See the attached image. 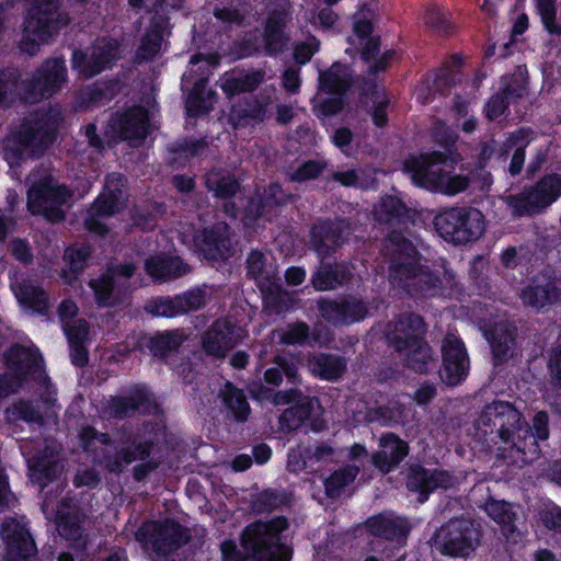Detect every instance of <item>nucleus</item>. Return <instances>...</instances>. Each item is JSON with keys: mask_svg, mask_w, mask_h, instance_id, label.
<instances>
[{"mask_svg": "<svg viewBox=\"0 0 561 561\" xmlns=\"http://www.w3.org/2000/svg\"><path fill=\"white\" fill-rule=\"evenodd\" d=\"M375 221L387 233L385 256L388 257L389 284L396 294L405 293L415 298H451L456 291L455 275L442 266L435 273L422 263V242L409 228L411 210L397 196L387 195L374 206Z\"/></svg>", "mask_w": 561, "mask_h": 561, "instance_id": "nucleus-1", "label": "nucleus"}, {"mask_svg": "<svg viewBox=\"0 0 561 561\" xmlns=\"http://www.w3.org/2000/svg\"><path fill=\"white\" fill-rule=\"evenodd\" d=\"M549 416L539 411L533 419V425L522 423L520 412L505 401L488 404L473 424V439L491 448L499 438L503 446L497 449L507 465L522 467L531 462L539 455L538 440L549 438Z\"/></svg>", "mask_w": 561, "mask_h": 561, "instance_id": "nucleus-2", "label": "nucleus"}, {"mask_svg": "<svg viewBox=\"0 0 561 561\" xmlns=\"http://www.w3.org/2000/svg\"><path fill=\"white\" fill-rule=\"evenodd\" d=\"M287 526L284 517L249 525L242 534L241 550L233 540L221 543L224 561H290L291 550L282 541Z\"/></svg>", "mask_w": 561, "mask_h": 561, "instance_id": "nucleus-3", "label": "nucleus"}, {"mask_svg": "<svg viewBox=\"0 0 561 561\" xmlns=\"http://www.w3.org/2000/svg\"><path fill=\"white\" fill-rule=\"evenodd\" d=\"M60 123V110L50 108L26 121L4 141L3 158L13 178L20 179L16 169L28 158L41 154L55 139Z\"/></svg>", "mask_w": 561, "mask_h": 561, "instance_id": "nucleus-4", "label": "nucleus"}, {"mask_svg": "<svg viewBox=\"0 0 561 561\" xmlns=\"http://www.w3.org/2000/svg\"><path fill=\"white\" fill-rule=\"evenodd\" d=\"M207 188L214 193V196L219 199H241L236 196L237 188L239 187L236 179L228 171L213 170L206 176ZM286 196L278 184H271L264 194H257L256 198L249 201L244 211L234 209V202H227L222 205L224 211L232 218H239L245 226H253L256 220L265 219L271 220L272 216L276 213V208L283 204Z\"/></svg>", "mask_w": 561, "mask_h": 561, "instance_id": "nucleus-5", "label": "nucleus"}, {"mask_svg": "<svg viewBox=\"0 0 561 561\" xmlns=\"http://www.w3.org/2000/svg\"><path fill=\"white\" fill-rule=\"evenodd\" d=\"M7 373L0 378V399L22 386L34 381L46 404L51 409L48 417H55V390L43 367L38 350L32 344L14 345L5 354Z\"/></svg>", "mask_w": 561, "mask_h": 561, "instance_id": "nucleus-6", "label": "nucleus"}, {"mask_svg": "<svg viewBox=\"0 0 561 561\" xmlns=\"http://www.w3.org/2000/svg\"><path fill=\"white\" fill-rule=\"evenodd\" d=\"M413 184L430 192L454 196L463 192L469 180L466 175L455 174L454 161L442 152H426L409 157L403 164Z\"/></svg>", "mask_w": 561, "mask_h": 561, "instance_id": "nucleus-7", "label": "nucleus"}, {"mask_svg": "<svg viewBox=\"0 0 561 561\" xmlns=\"http://www.w3.org/2000/svg\"><path fill=\"white\" fill-rule=\"evenodd\" d=\"M154 113V105L147 107L136 105L111 116L103 129V137L96 134V125L89 124L85 128V137L91 147L103 149L117 141H127L130 146H137L147 136L150 128V119Z\"/></svg>", "mask_w": 561, "mask_h": 561, "instance_id": "nucleus-8", "label": "nucleus"}, {"mask_svg": "<svg viewBox=\"0 0 561 561\" xmlns=\"http://www.w3.org/2000/svg\"><path fill=\"white\" fill-rule=\"evenodd\" d=\"M424 322L415 314H403L388 325V342L404 356L407 366L419 373H426L435 366L432 350L422 341Z\"/></svg>", "mask_w": 561, "mask_h": 561, "instance_id": "nucleus-9", "label": "nucleus"}, {"mask_svg": "<svg viewBox=\"0 0 561 561\" xmlns=\"http://www.w3.org/2000/svg\"><path fill=\"white\" fill-rule=\"evenodd\" d=\"M31 4L24 21L21 49L35 55L42 44L47 43L67 23L68 18L59 12V0H27Z\"/></svg>", "mask_w": 561, "mask_h": 561, "instance_id": "nucleus-10", "label": "nucleus"}, {"mask_svg": "<svg viewBox=\"0 0 561 561\" xmlns=\"http://www.w3.org/2000/svg\"><path fill=\"white\" fill-rule=\"evenodd\" d=\"M27 208L33 215L55 222L64 219L72 194L59 185L47 169L38 170L28 178Z\"/></svg>", "mask_w": 561, "mask_h": 561, "instance_id": "nucleus-11", "label": "nucleus"}, {"mask_svg": "<svg viewBox=\"0 0 561 561\" xmlns=\"http://www.w3.org/2000/svg\"><path fill=\"white\" fill-rule=\"evenodd\" d=\"M83 450L89 454L93 462H98L112 472H119L123 468L137 459L149 456L147 447L138 445L130 450L135 442L125 439L119 448L115 447L105 434H98L94 428L85 427L80 433Z\"/></svg>", "mask_w": 561, "mask_h": 561, "instance_id": "nucleus-12", "label": "nucleus"}, {"mask_svg": "<svg viewBox=\"0 0 561 561\" xmlns=\"http://www.w3.org/2000/svg\"><path fill=\"white\" fill-rule=\"evenodd\" d=\"M191 69L182 77L181 87L187 91L185 108L190 116H198L211 110L215 103V93L206 90L208 76L219 64V56L211 54L194 55L191 58Z\"/></svg>", "mask_w": 561, "mask_h": 561, "instance_id": "nucleus-13", "label": "nucleus"}, {"mask_svg": "<svg viewBox=\"0 0 561 561\" xmlns=\"http://www.w3.org/2000/svg\"><path fill=\"white\" fill-rule=\"evenodd\" d=\"M434 226L445 241L466 244L482 237L485 220L483 214L477 208L451 207L435 217Z\"/></svg>", "mask_w": 561, "mask_h": 561, "instance_id": "nucleus-14", "label": "nucleus"}, {"mask_svg": "<svg viewBox=\"0 0 561 561\" xmlns=\"http://www.w3.org/2000/svg\"><path fill=\"white\" fill-rule=\"evenodd\" d=\"M135 537L146 551H150L152 561H178L176 551L187 540L185 530L170 519L163 523L147 522Z\"/></svg>", "mask_w": 561, "mask_h": 561, "instance_id": "nucleus-15", "label": "nucleus"}, {"mask_svg": "<svg viewBox=\"0 0 561 561\" xmlns=\"http://www.w3.org/2000/svg\"><path fill=\"white\" fill-rule=\"evenodd\" d=\"M247 264L248 274L255 280L262 293L265 309L285 312L295 306L294 294L282 288L276 276V267L267 264V257L263 252L252 251Z\"/></svg>", "mask_w": 561, "mask_h": 561, "instance_id": "nucleus-16", "label": "nucleus"}, {"mask_svg": "<svg viewBox=\"0 0 561 561\" xmlns=\"http://www.w3.org/2000/svg\"><path fill=\"white\" fill-rule=\"evenodd\" d=\"M178 237L188 249L207 261H225L230 257L229 229L225 222H218L210 230L204 229L196 234L192 224L181 222Z\"/></svg>", "mask_w": 561, "mask_h": 561, "instance_id": "nucleus-17", "label": "nucleus"}, {"mask_svg": "<svg viewBox=\"0 0 561 561\" xmlns=\"http://www.w3.org/2000/svg\"><path fill=\"white\" fill-rule=\"evenodd\" d=\"M273 402L276 405L293 403L279 416V427L284 432L298 430L306 425L310 430L318 432L322 428L321 405L316 398L302 397L296 390L279 391L274 394Z\"/></svg>", "mask_w": 561, "mask_h": 561, "instance_id": "nucleus-18", "label": "nucleus"}, {"mask_svg": "<svg viewBox=\"0 0 561 561\" xmlns=\"http://www.w3.org/2000/svg\"><path fill=\"white\" fill-rule=\"evenodd\" d=\"M561 196V175L551 173L535 185L506 197L514 216H533L552 205Z\"/></svg>", "mask_w": 561, "mask_h": 561, "instance_id": "nucleus-19", "label": "nucleus"}, {"mask_svg": "<svg viewBox=\"0 0 561 561\" xmlns=\"http://www.w3.org/2000/svg\"><path fill=\"white\" fill-rule=\"evenodd\" d=\"M125 178L119 173L107 175L104 190L89 209L84 218L88 230L105 234L107 231L105 219L119 211L124 205Z\"/></svg>", "mask_w": 561, "mask_h": 561, "instance_id": "nucleus-20", "label": "nucleus"}, {"mask_svg": "<svg viewBox=\"0 0 561 561\" xmlns=\"http://www.w3.org/2000/svg\"><path fill=\"white\" fill-rule=\"evenodd\" d=\"M351 82L350 69L340 64L319 75V93L314 100L318 115L330 116L343 108L344 96Z\"/></svg>", "mask_w": 561, "mask_h": 561, "instance_id": "nucleus-21", "label": "nucleus"}, {"mask_svg": "<svg viewBox=\"0 0 561 561\" xmlns=\"http://www.w3.org/2000/svg\"><path fill=\"white\" fill-rule=\"evenodd\" d=\"M480 541V531L470 519H451L436 533L434 545L444 554L469 556Z\"/></svg>", "mask_w": 561, "mask_h": 561, "instance_id": "nucleus-22", "label": "nucleus"}, {"mask_svg": "<svg viewBox=\"0 0 561 561\" xmlns=\"http://www.w3.org/2000/svg\"><path fill=\"white\" fill-rule=\"evenodd\" d=\"M18 440L22 442L20 449L27 463L30 479L44 489L61 470L57 449L47 440Z\"/></svg>", "mask_w": 561, "mask_h": 561, "instance_id": "nucleus-23", "label": "nucleus"}, {"mask_svg": "<svg viewBox=\"0 0 561 561\" xmlns=\"http://www.w3.org/2000/svg\"><path fill=\"white\" fill-rule=\"evenodd\" d=\"M374 16L370 8L364 5L354 14V37L352 43L358 42L360 46L362 59L368 64L370 73H377L385 70L389 62L394 59V50H386L379 56V39L370 36L373 25L371 19Z\"/></svg>", "mask_w": 561, "mask_h": 561, "instance_id": "nucleus-24", "label": "nucleus"}, {"mask_svg": "<svg viewBox=\"0 0 561 561\" xmlns=\"http://www.w3.org/2000/svg\"><path fill=\"white\" fill-rule=\"evenodd\" d=\"M121 57L119 44L112 38L96 39L85 51L76 50L72 67L84 77L95 76L108 68Z\"/></svg>", "mask_w": 561, "mask_h": 561, "instance_id": "nucleus-25", "label": "nucleus"}, {"mask_svg": "<svg viewBox=\"0 0 561 561\" xmlns=\"http://www.w3.org/2000/svg\"><path fill=\"white\" fill-rule=\"evenodd\" d=\"M519 298L534 309L561 304V272L545 270L534 275L520 289Z\"/></svg>", "mask_w": 561, "mask_h": 561, "instance_id": "nucleus-26", "label": "nucleus"}, {"mask_svg": "<svg viewBox=\"0 0 561 561\" xmlns=\"http://www.w3.org/2000/svg\"><path fill=\"white\" fill-rule=\"evenodd\" d=\"M67 79L65 59L46 60L30 82L23 83L25 102L33 103L51 96Z\"/></svg>", "mask_w": 561, "mask_h": 561, "instance_id": "nucleus-27", "label": "nucleus"}, {"mask_svg": "<svg viewBox=\"0 0 561 561\" xmlns=\"http://www.w3.org/2000/svg\"><path fill=\"white\" fill-rule=\"evenodd\" d=\"M1 538L4 543L3 561H31L36 546L24 516L9 517L2 524Z\"/></svg>", "mask_w": 561, "mask_h": 561, "instance_id": "nucleus-28", "label": "nucleus"}, {"mask_svg": "<svg viewBox=\"0 0 561 561\" xmlns=\"http://www.w3.org/2000/svg\"><path fill=\"white\" fill-rule=\"evenodd\" d=\"M478 324L490 343L495 364L505 360L514 341L513 324L508 322L505 314H494L490 309H486L485 314L478 319Z\"/></svg>", "mask_w": 561, "mask_h": 561, "instance_id": "nucleus-29", "label": "nucleus"}, {"mask_svg": "<svg viewBox=\"0 0 561 561\" xmlns=\"http://www.w3.org/2000/svg\"><path fill=\"white\" fill-rule=\"evenodd\" d=\"M278 5L276 10L267 20L264 33L260 38L251 43L250 39L244 41V55L264 50L272 55L280 51L287 42V37L283 32L286 21V12L288 8V0H275Z\"/></svg>", "mask_w": 561, "mask_h": 561, "instance_id": "nucleus-30", "label": "nucleus"}, {"mask_svg": "<svg viewBox=\"0 0 561 561\" xmlns=\"http://www.w3.org/2000/svg\"><path fill=\"white\" fill-rule=\"evenodd\" d=\"M135 268L131 263L111 266L107 274L91 279L89 286L94 293L98 306L108 307L118 302L124 283L134 274Z\"/></svg>", "mask_w": 561, "mask_h": 561, "instance_id": "nucleus-31", "label": "nucleus"}, {"mask_svg": "<svg viewBox=\"0 0 561 561\" xmlns=\"http://www.w3.org/2000/svg\"><path fill=\"white\" fill-rule=\"evenodd\" d=\"M442 380L448 386H457L465 380L469 371V358L462 341L454 333H448L443 341Z\"/></svg>", "mask_w": 561, "mask_h": 561, "instance_id": "nucleus-32", "label": "nucleus"}, {"mask_svg": "<svg viewBox=\"0 0 561 561\" xmlns=\"http://www.w3.org/2000/svg\"><path fill=\"white\" fill-rule=\"evenodd\" d=\"M42 510L46 518L55 523L60 537L71 541L76 548L82 546L79 510L75 504L61 502L56 506L51 499L45 497Z\"/></svg>", "mask_w": 561, "mask_h": 561, "instance_id": "nucleus-33", "label": "nucleus"}, {"mask_svg": "<svg viewBox=\"0 0 561 561\" xmlns=\"http://www.w3.org/2000/svg\"><path fill=\"white\" fill-rule=\"evenodd\" d=\"M169 238L165 233H162L158 243L159 247H163V250L151 255L145 262L147 274L154 280L168 282L179 278L190 271L188 265L172 253L173 244L165 243L163 245Z\"/></svg>", "mask_w": 561, "mask_h": 561, "instance_id": "nucleus-34", "label": "nucleus"}, {"mask_svg": "<svg viewBox=\"0 0 561 561\" xmlns=\"http://www.w3.org/2000/svg\"><path fill=\"white\" fill-rule=\"evenodd\" d=\"M247 336L241 327H236L231 321L217 320L203 337L204 351L216 357H224L228 351L240 343Z\"/></svg>", "mask_w": 561, "mask_h": 561, "instance_id": "nucleus-35", "label": "nucleus"}, {"mask_svg": "<svg viewBox=\"0 0 561 561\" xmlns=\"http://www.w3.org/2000/svg\"><path fill=\"white\" fill-rule=\"evenodd\" d=\"M526 69L518 67L512 76H505L501 80V94H494L486 103L485 113L489 119L501 116L507 105L516 99H522L527 91Z\"/></svg>", "mask_w": 561, "mask_h": 561, "instance_id": "nucleus-36", "label": "nucleus"}, {"mask_svg": "<svg viewBox=\"0 0 561 561\" xmlns=\"http://www.w3.org/2000/svg\"><path fill=\"white\" fill-rule=\"evenodd\" d=\"M321 316L334 324H352L364 320L370 314L366 304L357 298L350 297L342 300H320Z\"/></svg>", "mask_w": 561, "mask_h": 561, "instance_id": "nucleus-37", "label": "nucleus"}, {"mask_svg": "<svg viewBox=\"0 0 561 561\" xmlns=\"http://www.w3.org/2000/svg\"><path fill=\"white\" fill-rule=\"evenodd\" d=\"M158 414V404L152 394L144 386H136L125 391L123 396L115 397L110 403V415L122 417L129 411Z\"/></svg>", "mask_w": 561, "mask_h": 561, "instance_id": "nucleus-38", "label": "nucleus"}, {"mask_svg": "<svg viewBox=\"0 0 561 561\" xmlns=\"http://www.w3.org/2000/svg\"><path fill=\"white\" fill-rule=\"evenodd\" d=\"M456 482V478L443 470H427L420 466L411 468L407 485L409 490L420 494L419 502L424 503L428 494L436 489H448Z\"/></svg>", "mask_w": 561, "mask_h": 561, "instance_id": "nucleus-39", "label": "nucleus"}, {"mask_svg": "<svg viewBox=\"0 0 561 561\" xmlns=\"http://www.w3.org/2000/svg\"><path fill=\"white\" fill-rule=\"evenodd\" d=\"M10 278L11 289L25 311L45 313L49 309V298L44 289L33 285L28 279H20L18 274H12Z\"/></svg>", "mask_w": 561, "mask_h": 561, "instance_id": "nucleus-40", "label": "nucleus"}, {"mask_svg": "<svg viewBox=\"0 0 561 561\" xmlns=\"http://www.w3.org/2000/svg\"><path fill=\"white\" fill-rule=\"evenodd\" d=\"M366 528L376 537L391 541L396 540L397 543L402 545V541L410 531V524L405 518L387 512L368 518Z\"/></svg>", "mask_w": 561, "mask_h": 561, "instance_id": "nucleus-41", "label": "nucleus"}, {"mask_svg": "<svg viewBox=\"0 0 561 561\" xmlns=\"http://www.w3.org/2000/svg\"><path fill=\"white\" fill-rule=\"evenodd\" d=\"M408 444L393 434L380 438L379 450L373 456L374 466L382 473L393 470L408 455Z\"/></svg>", "mask_w": 561, "mask_h": 561, "instance_id": "nucleus-42", "label": "nucleus"}, {"mask_svg": "<svg viewBox=\"0 0 561 561\" xmlns=\"http://www.w3.org/2000/svg\"><path fill=\"white\" fill-rule=\"evenodd\" d=\"M354 400L347 403V409L354 414L356 422H378L382 425L391 423L404 422L407 414L404 408L397 403L392 407L378 405L376 408H368L366 403L358 401L356 407H353Z\"/></svg>", "mask_w": 561, "mask_h": 561, "instance_id": "nucleus-43", "label": "nucleus"}, {"mask_svg": "<svg viewBox=\"0 0 561 561\" xmlns=\"http://www.w3.org/2000/svg\"><path fill=\"white\" fill-rule=\"evenodd\" d=\"M350 225L344 220L337 222H321L311 230V241L319 255H325L344 242V232Z\"/></svg>", "mask_w": 561, "mask_h": 561, "instance_id": "nucleus-44", "label": "nucleus"}, {"mask_svg": "<svg viewBox=\"0 0 561 561\" xmlns=\"http://www.w3.org/2000/svg\"><path fill=\"white\" fill-rule=\"evenodd\" d=\"M517 510H519V507L508 502L497 500L488 501L484 507L485 513L501 526L502 534L506 539L513 542H516L517 537H519V534L515 535L514 525Z\"/></svg>", "mask_w": 561, "mask_h": 561, "instance_id": "nucleus-45", "label": "nucleus"}, {"mask_svg": "<svg viewBox=\"0 0 561 561\" xmlns=\"http://www.w3.org/2000/svg\"><path fill=\"white\" fill-rule=\"evenodd\" d=\"M533 133L530 129L520 128L511 134L501 148L500 156L506 159L513 150V157L510 164V173L515 175L520 172L525 161V148L531 142Z\"/></svg>", "mask_w": 561, "mask_h": 561, "instance_id": "nucleus-46", "label": "nucleus"}, {"mask_svg": "<svg viewBox=\"0 0 561 561\" xmlns=\"http://www.w3.org/2000/svg\"><path fill=\"white\" fill-rule=\"evenodd\" d=\"M90 255L91 249L85 244L71 245L65 250L66 267L61 271V278L65 284L73 285L78 280L79 274L84 268Z\"/></svg>", "mask_w": 561, "mask_h": 561, "instance_id": "nucleus-47", "label": "nucleus"}, {"mask_svg": "<svg viewBox=\"0 0 561 561\" xmlns=\"http://www.w3.org/2000/svg\"><path fill=\"white\" fill-rule=\"evenodd\" d=\"M307 366L312 375L321 379L336 380L344 373L346 363L339 356L316 354L309 358Z\"/></svg>", "mask_w": 561, "mask_h": 561, "instance_id": "nucleus-48", "label": "nucleus"}, {"mask_svg": "<svg viewBox=\"0 0 561 561\" xmlns=\"http://www.w3.org/2000/svg\"><path fill=\"white\" fill-rule=\"evenodd\" d=\"M263 79L264 73L260 70L252 72L233 71L220 78V87L228 96H232L254 89Z\"/></svg>", "mask_w": 561, "mask_h": 561, "instance_id": "nucleus-49", "label": "nucleus"}, {"mask_svg": "<svg viewBox=\"0 0 561 561\" xmlns=\"http://www.w3.org/2000/svg\"><path fill=\"white\" fill-rule=\"evenodd\" d=\"M337 453L330 447L320 446L317 447L313 455L308 458L305 457L304 450L298 447L290 449L288 453L287 468L291 472H299L306 469L309 465L312 466L316 462H325L327 460H333L337 457Z\"/></svg>", "mask_w": 561, "mask_h": 561, "instance_id": "nucleus-50", "label": "nucleus"}, {"mask_svg": "<svg viewBox=\"0 0 561 561\" xmlns=\"http://www.w3.org/2000/svg\"><path fill=\"white\" fill-rule=\"evenodd\" d=\"M270 104L271 100H264L248 104L245 108L233 106L229 118L233 128L254 126L260 123L264 118Z\"/></svg>", "mask_w": 561, "mask_h": 561, "instance_id": "nucleus-51", "label": "nucleus"}, {"mask_svg": "<svg viewBox=\"0 0 561 561\" xmlns=\"http://www.w3.org/2000/svg\"><path fill=\"white\" fill-rule=\"evenodd\" d=\"M65 334L70 345L71 362L76 366H83L88 363L85 342L88 341V323L79 322V330L75 325L66 324Z\"/></svg>", "mask_w": 561, "mask_h": 561, "instance_id": "nucleus-52", "label": "nucleus"}, {"mask_svg": "<svg viewBox=\"0 0 561 561\" xmlns=\"http://www.w3.org/2000/svg\"><path fill=\"white\" fill-rule=\"evenodd\" d=\"M348 270L342 265H322L312 276V284L317 290H331L345 283L348 278Z\"/></svg>", "mask_w": 561, "mask_h": 561, "instance_id": "nucleus-53", "label": "nucleus"}, {"mask_svg": "<svg viewBox=\"0 0 561 561\" xmlns=\"http://www.w3.org/2000/svg\"><path fill=\"white\" fill-rule=\"evenodd\" d=\"M5 417L10 425L13 426L11 435L18 434L16 427L20 426L19 422L25 424L30 430L34 425L41 426L43 424L42 415L25 402H19L5 411Z\"/></svg>", "mask_w": 561, "mask_h": 561, "instance_id": "nucleus-54", "label": "nucleus"}, {"mask_svg": "<svg viewBox=\"0 0 561 561\" xmlns=\"http://www.w3.org/2000/svg\"><path fill=\"white\" fill-rule=\"evenodd\" d=\"M222 401L228 413L237 421H245L250 414V405L243 392L234 388L230 382L225 385L221 391Z\"/></svg>", "mask_w": 561, "mask_h": 561, "instance_id": "nucleus-55", "label": "nucleus"}, {"mask_svg": "<svg viewBox=\"0 0 561 561\" xmlns=\"http://www.w3.org/2000/svg\"><path fill=\"white\" fill-rule=\"evenodd\" d=\"M164 37V27L162 22H156L151 30L141 38L136 57L138 60H148L154 57L161 49Z\"/></svg>", "mask_w": 561, "mask_h": 561, "instance_id": "nucleus-56", "label": "nucleus"}, {"mask_svg": "<svg viewBox=\"0 0 561 561\" xmlns=\"http://www.w3.org/2000/svg\"><path fill=\"white\" fill-rule=\"evenodd\" d=\"M275 365V367L268 368L264 374L265 381L268 385L278 386L282 382L283 376L290 382L297 381L298 366L296 358L277 357Z\"/></svg>", "mask_w": 561, "mask_h": 561, "instance_id": "nucleus-57", "label": "nucleus"}, {"mask_svg": "<svg viewBox=\"0 0 561 561\" xmlns=\"http://www.w3.org/2000/svg\"><path fill=\"white\" fill-rule=\"evenodd\" d=\"M182 341L183 336L180 331H165L150 337L148 346L154 356L164 357L168 353L178 348Z\"/></svg>", "mask_w": 561, "mask_h": 561, "instance_id": "nucleus-58", "label": "nucleus"}, {"mask_svg": "<svg viewBox=\"0 0 561 561\" xmlns=\"http://www.w3.org/2000/svg\"><path fill=\"white\" fill-rule=\"evenodd\" d=\"M358 473V467L356 465L346 466L335 472H333L324 481L325 493L328 496H339L342 490L352 483Z\"/></svg>", "mask_w": 561, "mask_h": 561, "instance_id": "nucleus-59", "label": "nucleus"}, {"mask_svg": "<svg viewBox=\"0 0 561 561\" xmlns=\"http://www.w3.org/2000/svg\"><path fill=\"white\" fill-rule=\"evenodd\" d=\"M146 311L154 317L174 318L182 316L178 296L158 297L149 300L145 307Z\"/></svg>", "mask_w": 561, "mask_h": 561, "instance_id": "nucleus-60", "label": "nucleus"}, {"mask_svg": "<svg viewBox=\"0 0 561 561\" xmlns=\"http://www.w3.org/2000/svg\"><path fill=\"white\" fill-rule=\"evenodd\" d=\"M370 101L373 103L371 106V117L373 122L377 127H382L387 124V107L389 105V98L385 88L376 87L371 94Z\"/></svg>", "mask_w": 561, "mask_h": 561, "instance_id": "nucleus-61", "label": "nucleus"}, {"mask_svg": "<svg viewBox=\"0 0 561 561\" xmlns=\"http://www.w3.org/2000/svg\"><path fill=\"white\" fill-rule=\"evenodd\" d=\"M334 179L345 186H359L368 187L373 184L374 178L370 171L363 169H350L346 171H339L334 174Z\"/></svg>", "mask_w": 561, "mask_h": 561, "instance_id": "nucleus-62", "label": "nucleus"}, {"mask_svg": "<svg viewBox=\"0 0 561 561\" xmlns=\"http://www.w3.org/2000/svg\"><path fill=\"white\" fill-rule=\"evenodd\" d=\"M208 298V288H195L178 295L182 314L203 307Z\"/></svg>", "mask_w": 561, "mask_h": 561, "instance_id": "nucleus-63", "label": "nucleus"}, {"mask_svg": "<svg viewBox=\"0 0 561 561\" xmlns=\"http://www.w3.org/2000/svg\"><path fill=\"white\" fill-rule=\"evenodd\" d=\"M308 325L304 322L293 323L284 330L273 332V337H278L284 344H300L308 337Z\"/></svg>", "mask_w": 561, "mask_h": 561, "instance_id": "nucleus-64", "label": "nucleus"}]
</instances>
